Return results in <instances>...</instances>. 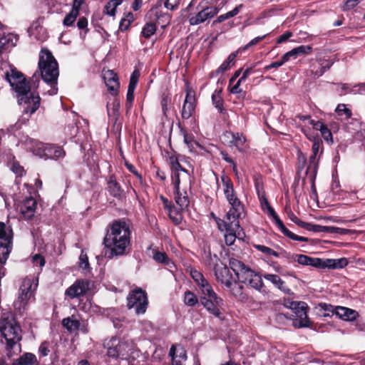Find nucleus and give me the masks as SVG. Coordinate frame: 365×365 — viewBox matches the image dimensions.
I'll return each mask as SVG.
<instances>
[{
  "instance_id": "45",
  "label": "nucleus",
  "mask_w": 365,
  "mask_h": 365,
  "mask_svg": "<svg viewBox=\"0 0 365 365\" xmlns=\"http://www.w3.org/2000/svg\"><path fill=\"white\" fill-rule=\"evenodd\" d=\"M153 259L158 263L169 265L172 261L169 259L168 255L165 252L158 250L153 251Z\"/></svg>"
},
{
  "instance_id": "18",
  "label": "nucleus",
  "mask_w": 365,
  "mask_h": 365,
  "mask_svg": "<svg viewBox=\"0 0 365 365\" xmlns=\"http://www.w3.org/2000/svg\"><path fill=\"white\" fill-rule=\"evenodd\" d=\"M219 12V9L215 6H207L195 16H192L189 19L190 25H197L205 22L206 20L211 19Z\"/></svg>"
},
{
  "instance_id": "23",
  "label": "nucleus",
  "mask_w": 365,
  "mask_h": 365,
  "mask_svg": "<svg viewBox=\"0 0 365 365\" xmlns=\"http://www.w3.org/2000/svg\"><path fill=\"white\" fill-rule=\"evenodd\" d=\"M37 202L33 197H26L21 205L20 211L25 220H31L35 213Z\"/></svg>"
},
{
  "instance_id": "33",
  "label": "nucleus",
  "mask_w": 365,
  "mask_h": 365,
  "mask_svg": "<svg viewBox=\"0 0 365 365\" xmlns=\"http://www.w3.org/2000/svg\"><path fill=\"white\" fill-rule=\"evenodd\" d=\"M12 365H39V362L34 354L26 352L14 360Z\"/></svg>"
},
{
  "instance_id": "51",
  "label": "nucleus",
  "mask_w": 365,
  "mask_h": 365,
  "mask_svg": "<svg viewBox=\"0 0 365 365\" xmlns=\"http://www.w3.org/2000/svg\"><path fill=\"white\" fill-rule=\"evenodd\" d=\"M228 289H230L231 294L236 298H239L240 299H244L243 286L239 284L236 280H235L234 282H232V286Z\"/></svg>"
},
{
  "instance_id": "14",
  "label": "nucleus",
  "mask_w": 365,
  "mask_h": 365,
  "mask_svg": "<svg viewBox=\"0 0 365 365\" xmlns=\"http://www.w3.org/2000/svg\"><path fill=\"white\" fill-rule=\"evenodd\" d=\"M90 282L85 279H77L66 289L65 295L71 299L78 298L84 295L90 289Z\"/></svg>"
},
{
  "instance_id": "58",
  "label": "nucleus",
  "mask_w": 365,
  "mask_h": 365,
  "mask_svg": "<svg viewBox=\"0 0 365 365\" xmlns=\"http://www.w3.org/2000/svg\"><path fill=\"white\" fill-rule=\"evenodd\" d=\"M140 76V71L135 68L131 73L128 84V88L135 89Z\"/></svg>"
},
{
  "instance_id": "46",
  "label": "nucleus",
  "mask_w": 365,
  "mask_h": 365,
  "mask_svg": "<svg viewBox=\"0 0 365 365\" xmlns=\"http://www.w3.org/2000/svg\"><path fill=\"white\" fill-rule=\"evenodd\" d=\"M120 100L118 98H115L112 103V108L110 110L108 108V104L107 105V111H108V117H115V118H120Z\"/></svg>"
},
{
  "instance_id": "62",
  "label": "nucleus",
  "mask_w": 365,
  "mask_h": 365,
  "mask_svg": "<svg viewBox=\"0 0 365 365\" xmlns=\"http://www.w3.org/2000/svg\"><path fill=\"white\" fill-rule=\"evenodd\" d=\"M180 170H171V180H172V183L174 185V190H178V188L180 187Z\"/></svg>"
},
{
  "instance_id": "52",
  "label": "nucleus",
  "mask_w": 365,
  "mask_h": 365,
  "mask_svg": "<svg viewBox=\"0 0 365 365\" xmlns=\"http://www.w3.org/2000/svg\"><path fill=\"white\" fill-rule=\"evenodd\" d=\"M337 115L344 120H348L351 117V110L346 107L345 104H339L335 110Z\"/></svg>"
},
{
  "instance_id": "39",
  "label": "nucleus",
  "mask_w": 365,
  "mask_h": 365,
  "mask_svg": "<svg viewBox=\"0 0 365 365\" xmlns=\"http://www.w3.org/2000/svg\"><path fill=\"white\" fill-rule=\"evenodd\" d=\"M183 302L187 307H195L200 304V297H197L193 292L187 290L184 292Z\"/></svg>"
},
{
  "instance_id": "22",
  "label": "nucleus",
  "mask_w": 365,
  "mask_h": 365,
  "mask_svg": "<svg viewBox=\"0 0 365 365\" xmlns=\"http://www.w3.org/2000/svg\"><path fill=\"white\" fill-rule=\"evenodd\" d=\"M320 148H322L321 153H322V152H323L322 140L320 138H317L316 141H314L312 144V153L309 156V163L307 165V168L306 170H318L320 155L319 156L318 158H317V153Z\"/></svg>"
},
{
  "instance_id": "3",
  "label": "nucleus",
  "mask_w": 365,
  "mask_h": 365,
  "mask_svg": "<svg viewBox=\"0 0 365 365\" xmlns=\"http://www.w3.org/2000/svg\"><path fill=\"white\" fill-rule=\"evenodd\" d=\"M22 329L11 314H4L0 318V344L4 346L6 356L0 353V365H9L11 359L21 351Z\"/></svg>"
},
{
  "instance_id": "4",
  "label": "nucleus",
  "mask_w": 365,
  "mask_h": 365,
  "mask_svg": "<svg viewBox=\"0 0 365 365\" xmlns=\"http://www.w3.org/2000/svg\"><path fill=\"white\" fill-rule=\"evenodd\" d=\"M200 294V304L210 314L217 318L223 319V314L220 307L223 304V299L214 291L212 285L203 276L195 281Z\"/></svg>"
},
{
  "instance_id": "47",
  "label": "nucleus",
  "mask_w": 365,
  "mask_h": 365,
  "mask_svg": "<svg viewBox=\"0 0 365 365\" xmlns=\"http://www.w3.org/2000/svg\"><path fill=\"white\" fill-rule=\"evenodd\" d=\"M318 170H306V175L308 177L309 182L311 183L312 195L317 197V192L315 185Z\"/></svg>"
},
{
  "instance_id": "38",
  "label": "nucleus",
  "mask_w": 365,
  "mask_h": 365,
  "mask_svg": "<svg viewBox=\"0 0 365 365\" xmlns=\"http://www.w3.org/2000/svg\"><path fill=\"white\" fill-rule=\"evenodd\" d=\"M222 88L215 90L212 95V103L213 106L218 110L220 113H224L225 109L224 108V100L222 97Z\"/></svg>"
},
{
  "instance_id": "40",
  "label": "nucleus",
  "mask_w": 365,
  "mask_h": 365,
  "mask_svg": "<svg viewBox=\"0 0 365 365\" xmlns=\"http://www.w3.org/2000/svg\"><path fill=\"white\" fill-rule=\"evenodd\" d=\"M62 325L68 331L74 332L79 331L81 322L79 320L73 319V316H72V317L64 318L62 320Z\"/></svg>"
},
{
  "instance_id": "56",
  "label": "nucleus",
  "mask_w": 365,
  "mask_h": 365,
  "mask_svg": "<svg viewBox=\"0 0 365 365\" xmlns=\"http://www.w3.org/2000/svg\"><path fill=\"white\" fill-rule=\"evenodd\" d=\"M124 165H125V168L128 169V170L129 172H130L131 173H133L138 178L140 185H143L144 182L143 178L141 173H140L138 171L136 168L132 163H129L128 161H125Z\"/></svg>"
},
{
  "instance_id": "1",
  "label": "nucleus",
  "mask_w": 365,
  "mask_h": 365,
  "mask_svg": "<svg viewBox=\"0 0 365 365\" xmlns=\"http://www.w3.org/2000/svg\"><path fill=\"white\" fill-rule=\"evenodd\" d=\"M6 79L17 93L18 103L24 107V113L26 116L21 118L11 127L13 130L21 129L26 124L31 114L34 113L40 106L41 98L38 93L31 92V86L24 74L16 68H11V73H6Z\"/></svg>"
},
{
  "instance_id": "12",
  "label": "nucleus",
  "mask_w": 365,
  "mask_h": 365,
  "mask_svg": "<svg viewBox=\"0 0 365 365\" xmlns=\"http://www.w3.org/2000/svg\"><path fill=\"white\" fill-rule=\"evenodd\" d=\"M224 136L231 138L229 145L235 147L240 153H245L249 148L247 137L243 133L226 131Z\"/></svg>"
},
{
  "instance_id": "42",
  "label": "nucleus",
  "mask_w": 365,
  "mask_h": 365,
  "mask_svg": "<svg viewBox=\"0 0 365 365\" xmlns=\"http://www.w3.org/2000/svg\"><path fill=\"white\" fill-rule=\"evenodd\" d=\"M182 209L180 207H176L175 205L171 207V209L167 210L168 212V215L171 221L175 225H179L182 220Z\"/></svg>"
},
{
  "instance_id": "13",
  "label": "nucleus",
  "mask_w": 365,
  "mask_h": 365,
  "mask_svg": "<svg viewBox=\"0 0 365 365\" xmlns=\"http://www.w3.org/2000/svg\"><path fill=\"white\" fill-rule=\"evenodd\" d=\"M292 306V309L299 321L298 327H309L312 322L307 315L309 307L307 303L304 302H294Z\"/></svg>"
},
{
  "instance_id": "15",
  "label": "nucleus",
  "mask_w": 365,
  "mask_h": 365,
  "mask_svg": "<svg viewBox=\"0 0 365 365\" xmlns=\"http://www.w3.org/2000/svg\"><path fill=\"white\" fill-rule=\"evenodd\" d=\"M302 228H304L308 231H312L314 232H327L331 234H339V235H347L350 232L348 229L333 227V226H323L319 225H314L309 222H304Z\"/></svg>"
},
{
  "instance_id": "8",
  "label": "nucleus",
  "mask_w": 365,
  "mask_h": 365,
  "mask_svg": "<svg viewBox=\"0 0 365 365\" xmlns=\"http://www.w3.org/2000/svg\"><path fill=\"white\" fill-rule=\"evenodd\" d=\"M127 307L128 309L135 308L138 314H144L147 309L148 299L147 293L141 288H136L131 291L127 297Z\"/></svg>"
},
{
  "instance_id": "25",
  "label": "nucleus",
  "mask_w": 365,
  "mask_h": 365,
  "mask_svg": "<svg viewBox=\"0 0 365 365\" xmlns=\"http://www.w3.org/2000/svg\"><path fill=\"white\" fill-rule=\"evenodd\" d=\"M239 219H234L230 217L227 218V215H225V220H222L219 217H215V220L217 223L219 230L222 231H234L233 229H240V225L238 220Z\"/></svg>"
},
{
  "instance_id": "21",
  "label": "nucleus",
  "mask_w": 365,
  "mask_h": 365,
  "mask_svg": "<svg viewBox=\"0 0 365 365\" xmlns=\"http://www.w3.org/2000/svg\"><path fill=\"white\" fill-rule=\"evenodd\" d=\"M161 4L156 5L153 6L148 12V15L150 16H152L153 20L156 25H160L162 28H165L168 25L170 24L171 21L172 16L170 14L164 13L162 11L158 10L159 6Z\"/></svg>"
},
{
  "instance_id": "61",
  "label": "nucleus",
  "mask_w": 365,
  "mask_h": 365,
  "mask_svg": "<svg viewBox=\"0 0 365 365\" xmlns=\"http://www.w3.org/2000/svg\"><path fill=\"white\" fill-rule=\"evenodd\" d=\"M134 91L135 89L128 88L125 102L126 113H128L132 108L133 103L134 101Z\"/></svg>"
},
{
  "instance_id": "50",
  "label": "nucleus",
  "mask_w": 365,
  "mask_h": 365,
  "mask_svg": "<svg viewBox=\"0 0 365 365\" xmlns=\"http://www.w3.org/2000/svg\"><path fill=\"white\" fill-rule=\"evenodd\" d=\"M319 311L321 315L323 317H330L335 314V309L331 304L327 303L319 304Z\"/></svg>"
},
{
  "instance_id": "16",
  "label": "nucleus",
  "mask_w": 365,
  "mask_h": 365,
  "mask_svg": "<svg viewBox=\"0 0 365 365\" xmlns=\"http://www.w3.org/2000/svg\"><path fill=\"white\" fill-rule=\"evenodd\" d=\"M131 347L128 342L120 341L115 346L108 349V355L113 358L128 359L130 354H133L131 351Z\"/></svg>"
},
{
  "instance_id": "10",
  "label": "nucleus",
  "mask_w": 365,
  "mask_h": 365,
  "mask_svg": "<svg viewBox=\"0 0 365 365\" xmlns=\"http://www.w3.org/2000/svg\"><path fill=\"white\" fill-rule=\"evenodd\" d=\"M185 98L181 110V116L183 119L187 120L193 115L197 106L195 91L190 87L188 83L185 84Z\"/></svg>"
},
{
  "instance_id": "64",
  "label": "nucleus",
  "mask_w": 365,
  "mask_h": 365,
  "mask_svg": "<svg viewBox=\"0 0 365 365\" xmlns=\"http://www.w3.org/2000/svg\"><path fill=\"white\" fill-rule=\"evenodd\" d=\"M321 132V135L322 138L327 142L330 141L333 143L332 134L331 130L329 129L327 125L325 124L324 126H322L319 130Z\"/></svg>"
},
{
  "instance_id": "59",
  "label": "nucleus",
  "mask_w": 365,
  "mask_h": 365,
  "mask_svg": "<svg viewBox=\"0 0 365 365\" xmlns=\"http://www.w3.org/2000/svg\"><path fill=\"white\" fill-rule=\"evenodd\" d=\"M79 267L84 270H88L90 269L88 257L87 253L83 250H81L79 256Z\"/></svg>"
},
{
  "instance_id": "55",
  "label": "nucleus",
  "mask_w": 365,
  "mask_h": 365,
  "mask_svg": "<svg viewBox=\"0 0 365 365\" xmlns=\"http://www.w3.org/2000/svg\"><path fill=\"white\" fill-rule=\"evenodd\" d=\"M308 266H312L318 269H325V259L309 256Z\"/></svg>"
},
{
  "instance_id": "30",
  "label": "nucleus",
  "mask_w": 365,
  "mask_h": 365,
  "mask_svg": "<svg viewBox=\"0 0 365 365\" xmlns=\"http://www.w3.org/2000/svg\"><path fill=\"white\" fill-rule=\"evenodd\" d=\"M240 50L234 51L231 53L227 59L223 61V63L219 66L217 69L215 70V75H219L220 73H222L231 68V67L234 66L235 64L236 58L239 54Z\"/></svg>"
},
{
  "instance_id": "49",
  "label": "nucleus",
  "mask_w": 365,
  "mask_h": 365,
  "mask_svg": "<svg viewBox=\"0 0 365 365\" xmlns=\"http://www.w3.org/2000/svg\"><path fill=\"white\" fill-rule=\"evenodd\" d=\"M88 19L85 16H81L78 21H77V27L79 30H81L80 32V36L82 38H84L86 36V34L89 31V29L88 28Z\"/></svg>"
},
{
  "instance_id": "60",
  "label": "nucleus",
  "mask_w": 365,
  "mask_h": 365,
  "mask_svg": "<svg viewBox=\"0 0 365 365\" xmlns=\"http://www.w3.org/2000/svg\"><path fill=\"white\" fill-rule=\"evenodd\" d=\"M171 102V98L168 94H163L161 101H160V106L162 108L163 114L164 116H167V112L168 110V106Z\"/></svg>"
},
{
  "instance_id": "63",
  "label": "nucleus",
  "mask_w": 365,
  "mask_h": 365,
  "mask_svg": "<svg viewBox=\"0 0 365 365\" xmlns=\"http://www.w3.org/2000/svg\"><path fill=\"white\" fill-rule=\"evenodd\" d=\"M49 344L50 343L47 341H43L39 346L38 348V352H39V357H43L48 355L50 352L49 349Z\"/></svg>"
},
{
  "instance_id": "54",
  "label": "nucleus",
  "mask_w": 365,
  "mask_h": 365,
  "mask_svg": "<svg viewBox=\"0 0 365 365\" xmlns=\"http://www.w3.org/2000/svg\"><path fill=\"white\" fill-rule=\"evenodd\" d=\"M254 247L259 252H262L263 254L267 255V256H270V255H272L274 257H279V254H278V252H276L274 250H273L272 249L267 247V246H264V245H254Z\"/></svg>"
},
{
  "instance_id": "19",
  "label": "nucleus",
  "mask_w": 365,
  "mask_h": 365,
  "mask_svg": "<svg viewBox=\"0 0 365 365\" xmlns=\"http://www.w3.org/2000/svg\"><path fill=\"white\" fill-rule=\"evenodd\" d=\"M215 275L218 282L224 284L227 288L232 286V276L229 268L222 263V266L215 264L214 267Z\"/></svg>"
},
{
  "instance_id": "48",
  "label": "nucleus",
  "mask_w": 365,
  "mask_h": 365,
  "mask_svg": "<svg viewBox=\"0 0 365 365\" xmlns=\"http://www.w3.org/2000/svg\"><path fill=\"white\" fill-rule=\"evenodd\" d=\"M79 15V11H77L71 9V11L66 15L63 19V24L65 26L70 27L74 26L75 21Z\"/></svg>"
},
{
  "instance_id": "57",
  "label": "nucleus",
  "mask_w": 365,
  "mask_h": 365,
  "mask_svg": "<svg viewBox=\"0 0 365 365\" xmlns=\"http://www.w3.org/2000/svg\"><path fill=\"white\" fill-rule=\"evenodd\" d=\"M14 36L11 34L4 35L0 37V44L4 48H7L9 46H14L15 43L13 42Z\"/></svg>"
},
{
  "instance_id": "28",
  "label": "nucleus",
  "mask_w": 365,
  "mask_h": 365,
  "mask_svg": "<svg viewBox=\"0 0 365 365\" xmlns=\"http://www.w3.org/2000/svg\"><path fill=\"white\" fill-rule=\"evenodd\" d=\"M332 64L333 63L329 60L320 58L317 63L312 64L311 71L312 73L319 77L328 71Z\"/></svg>"
},
{
  "instance_id": "37",
  "label": "nucleus",
  "mask_w": 365,
  "mask_h": 365,
  "mask_svg": "<svg viewBox=\"0 0 365 365\" xmlns=\"http://www.w3.org/2000/svg\"><path fill=\"white\" fill-rule=\"evenodd\" d=\"M349 264V261L346 257H341L339 259H325V268L336 269H342L346 267Z\"/></svg>"
},
{
  "instance_id": "34",
  "label": "nucleus",
  "mask_w": 365,
  "mask_h": 365,
  "mask_svg": "<svg viewBox=\"0 0 365 365\" xmlns=\"http://www.w3.org/2000/svg\"><path fill=\"white\" fill-rule=\"evenodd\" d=\"M335 314L339 317V318L345 321H353L356 319L358 315L356 311L344 307H336Z\"/></svg>"
},
{
  "instance_id": "6",
  "label": "nucleus",
  "mask_w": 365,
  "mask_h": 365,
  "mask_svg": "<svg viewBox=\"0 0 365 365\" xmlns=\"http://www.w3.org/2000/svg\"><path fill=\"white\" fill-rule=\"evenodd\" d=\"M220 178L223 185L224 195L229 204L231 205V207L227 213V217L228 219L230 217L239 219L245 212L244 205L237 195L231 178L225 174L221 175Z\"/></svg>"
},
{
  "instance_id": "20",
  "label": "nucleus",
  "mask_w": 365,
  "mask_h": 365,
  "mask_svg": "<svg viewBox=\"0 0 365 365\" xmlns=\"http://www.w3.org/2000/svg\"><path fill=\"white\" fill-rule=\"evenodd\" d=\"M103 79L109 93L113 96H117L120 88L118 75L113 71L108 70L103 74Z\"/></svg>"
},
{
  "instance_id": "29",
  "label": "nucleus",
  "mask_w": 365,
  "mask_h": 365,
  "mask_svg": "<svg viewBox=\"0 0 365 365\" xmlns=\"http://www.w3.org/2000/svg\"><path fill=\"white\" fill-rule=\"evenodd\" d=\"M168 160L170 170H181V172L188 173V170L183 168L180 163V155L177 154L174 150L172 152H168Z\"/></svg>"
},
{
  "instance_id": "41",
  "label": "nucleus",
  "mask_w": 365,
  "mask_h": 365,
  "mask_svg": "<svg viewBox=\"0 0 365 365\" xmlns=\"http://www.w3.org/2000/svg\"><path fill=\"white\" fill-rule=\"evenodd\" d=\"M149 21L146 22L142 30V35L145 38H149L153 36L157 29L156 23L153 20L152 16L148 14Z\"/></svg>"
},
{
  "instance_id": "35",
  "label": "nucleus",
  "mask_w": 365,
  "mask_h": 365,
  "mask_svg": "<svg viewBox=\"0 0 365 365\" xmlns=\"http://www.w3.org/2000/svg\"><path fill=\"white\" fill-rule=\"evenodd\" d=\"M174 199L176 204L182 209L185 210L190 205V200L186 191L183 193L180 191V187L178 190H174Z\"/></svg>"
},
{
  "instance_id": "11",
  "label": "nucleus",
  "mask_w": 365,
  "mask_h": 365,
  "mask_svg": "<svg viewBox=\"0 0 365 365\" xmlns=\"http://www.w3.org/2000/svg\"><path fill=\"white\" fill-rule=\"evenodd\" d=\"M229 265L237 276L238 281L243 284L247 283V280L255 272L244 262L235 258L230 259Z\"/></svg>"
},
{
  "instance_id": "9",
  "label": "nucleus",
  "mask_w": 365,
  "mask_h": 365,
  "mask_svg": "<svg viewBox=\"0 0 365 365\" xmlns=\"http://www.w3.org/2000/svg\"><path fill=\"white\" fill-rule=\"evenodd\" d=\"M37 286L38 282L35 284L34 278L26 277L23 280L19 288L18 302H16V304L19 302V308L24 307L29 300L34 297Z\"/></svg>"
},
{
  "instance_id": "2",
  "label": "nucleus",
  "mask_w": 365,
  "mask_h": 365,
  "mask_svg": "<svg viewBox=\"0 0 365 365\" xmlns=\"http://www.w3.org/2000/svg\"><path fill=\"white\" fill-rule=\"evenodd\" d=\"M131 230L124 219H118L108 224L103 244L107 249L106 255L109 259L128 255L130 248Z\"/></svg>"
},
{
  "instance_id": "17",
  "label": "nucleus",
  "mask_w": 365,
  "mask_h": 365,
  "mask_svg": "<svg viewBox=\"0 0 365 365\" xmlns=\"http://www.w3.org/2000/svg\"><path fill=\"white\" fill-rule=\"evenodd\" d=\"M106 185V189L110 196L118 200H123L125 197V191L117 181L115 175L112 174L108 177Z\"/></svg>"
},
{
  "instance_id": "5",
  "label": "nucleus",
  "mask_w": 365,
  "mask_h": 365,
  "mask_svg": "<svg viewBox=\"0 0 365 365\" xmlns=\"http://www.w3.org/2000/svg\"><path fill=\"white\" fill-rule=\"evenodd\" d=\"M38 68L43 81L51 87V94H56L59 76L58 63L51 51L46 47H43L39 52Z\"/></svg>"
},
{
  "instance_id": "31",
  "label": "nucleus",
  "mask_w": 365,
  "mask_h": 365,
  "mask_svg": "<svg viewBox=\"0 0 365 365\" xmlns=\"http://www.w3.org/2000/svg\"><path fill=\"white\" fill-rule=\"evenodd\" d=\"M255 64L252 66L247 67L244 71L242 72V76L238 79L237 83L232 86L230 89V92L232 94H240L242 92V90L240 88V84L245 81L248 76L255 72Z\"/></svg>"
},
{
  "instance_id": "27",
  "label": "nucleus",
  "mask_w": 365,
  "mask_h": 365,
  "mask_svg": "<svg viewBox=\"0 0 365 365\" xmlns=\"http://www.w3.org/2000/svg\"><path fill=\"white\" fill-rule=\"evenodd\" d=\"M297 165H296V175L294 177V182H299L302 171L304 168L308 165L309 162L307 163V155L301 150H298L297 151Z\"/></svg>"
},
{
  "instance_id": "26",
  "label": "nucleus",
  "mask_w": 365,
  "mask_h": 365,
  "mask_svg": "<svg viewBox=\"0 0 365 365\" xmlns=\"http://www.w3.org/2000/svg\"><path fill=\"white\" fill-rule=\"evenodd\" d=\"M44 150L46 151V159L57 160L66 155L62 147L53 144H46Z\"/></svg>"
},
{
  "instance_id": "44",
  "label": "nucleus",
  "mask_w": 365,
  "mask_h": 365,
  "mask_svg": "<svg viewBox=\"0 0 365 365\" xmlns=\"http://www.w3.org/2000/svg\"><path fill=\"white\" fill-rule=\"evenodd\" d=\"M246 284L250 285L257 290H259L264 285L261 276L255 272H254L252 277L249 278Z\"/></svg>"
},
{
  "instance_id": "32",
  "label": "nucleus",
  "mask_w": 365,
  "mask_h": 365,
  "mask_svg": "<svg viewBox=\"0 0 365 365\" xmlns=\"http://www.w3.org/2000/svg\"><path fill=\"white\" fill-rule=\"evenodd\" d=\"M264 278L271 282L277 288L283 292L285 294L290 292V289L286 284V282L282 280L279 276L274 274H266L264 275Z\"/></svg>"
},
{
  "instance_id": "53",
  "label": "nucleus",
  "mask_w": 365,
  "mask_h": 365,
  "mask_svg": "<svg viewBox=\"0 0 365 365\" xmlns=\"http://www.w3.org/2000/svg\"><path fill=\"white\" fill-rule=\"evenodd\" d=\"M295 58L298 56L309 54L312 52V47L309 45H301L292 49Z\"/></svg>"
},
{
  "instance_id": "36",
  "label": "nucleus",
  "mask_w": 365,
  "mask_h": 365,
  "mask_svg": "<svg viewBox=\"0 0 365 365\" xmlns=\"http://www.w3.org/2000/svg\"><path fill=\"white\" fill-rule=\"evenodd\" d=\"M234 231H226L224 235L225 242L227 246H231L235 242L236 238L242 239L245 235V232L240 227V229H233Z\"/></svg>"
},
{
  "instance_id": "43",
  "label": "nucleus",
  "mask_w": 365,
  "mask_h": 365,
  "mask_svg": "<svg viewBox=\"0 0 365 365\" xmlns=\"http://www.w3.org/2000/svg\"><path fill=\"white\" fill-rule=\"evenodd\" d=\"M133 21L134 16L132 12L125 14L124 17L122 18L120 21L118 28L119 31L122 32L126 31L129 29L130 24L133 22Z\"/></svg>"
},
{
  "instance_id": "24",
  "label": "nucleus",
  "mask_w": 365,
  "mask_h": 365,
  "mask_svg": "<svg viewBox=\"0 0 365 365\" xmlns=\"http://www.w3.org/2000/svg\"><path fill=\"white\" fill-rule=\"evenodd\" d=\"M272 222L274 223V225L277 227V228L287 237L292 240L299 241V242H309V239L305 237L299 236L297 235H295L290 230H289L285 225H284L283 222L280 220L278 215L277 216H274L273 218H272Z\"/></svg>"
},
{
  "instance_id": "7",
  "label": "nucleus",
  "mask_w": 365,
  "mask_h": 365,
  "mask_svg": "<svg viewBox=\"0 0 365 365\" xmlns=\"http://www.w3.org/2000/svg\"><path fill=\"white\" fill-rule=\"evenodd\" d=\"M13 230L0 222V263H6L13 247Z\"/></svg>"
}]
</instances>
